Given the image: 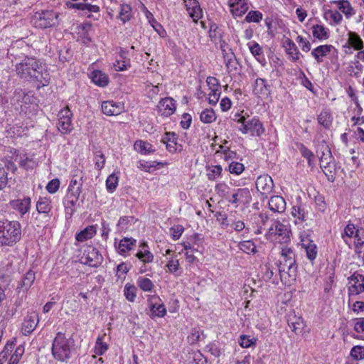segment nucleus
Listing matches in <instances>:
<instances>
[{"label": "nucleus", "instance_id": "f257e3e1", "mask_svg": "<svg viewBox=\"0 0 364 364\" xmlns=\"http://www.w3.org/2000/svg\"><path fill=\"white\" fill-rule=\"evenodd\" d=\"M23 58L15 66L16 75L21 79L37 82L41 86L48 85L50 77L46 65L34 57Z\"/></svg>", "mask_w": 364, "mask_h": 364}, {"label": "nucleus", "instance_id": "f03ea898", "mask_svg": "<svg viewBox=\"0 0 364 364\" xmlns=\"http://www.w3.org/2000/svg\"><path fill=\"white\" fill-rule=\"evenodd\" d=\"M281 256L282 259L278 265L281 280L284 283H291L296 280L297 275L298 266L295 253L292 248L284 245L281 247Z\"/></svg>", "mask_w": 364, "mask_h": 364}, {"label": "nucleus", "instance_id": "7ed1b4c3", "mask_svg": "<svg viewBox=\"0 0 364 364\" xmlns=\"http://www.w3.org/2000/svg\"><path fill=\"white\" fill-rule=\"evenodd\" d=\"M52 355L60 362L68 363L75 350V343L71 338H67L65 333L58 332L52 343Z\"/></svg>", "mask_w": 364, "mask_h": 364}, {"label": "nucleus", "instance_id": "20e7f679", "mask_svg": "<svg viewBox=\"0 0 364 364\" xmlns=\"http://www.w3.org/2000/svg\"><path fill=\"white\" fill-rule=\"evenodd\" d=\"M21 239V225L18 221H0V247H13Z\"/></svg>", "mask_w": 364, "mask_h": 364}, {"label": "nucleus", "instance_id": "39448f33", "mask_svg": "<svg viewBox=\"0 0 364 364\" xmlns=\"http://www.w3.org/2000/svg\"><path fill=\"white\" fill-rule=\"evenodd\" d=\"M31 22L39 28L55 27L60 23L59 14L53 10L37 11L32 16Z\"/></svg>", "mask_w": 364, "mask_h": 364}, {"label": "nucleus", "instance_id": "423d86ee", "mask_svg": "<svg viewBox=\"0 0 364 364\" xmlns=\"http://www.w3.org/2000/svg\"><path fill=\"white\" fill-rule=\"evenodd\" d=\"M234 120L241 124L239 130L242 134L250 133L252 136H260L264 132L265 129L257 117L247 119L245 117L241 116L240 114H235Z\"/></svg>", "mask_w": 364, "mask_h": 364}, {"label": "nucleus", "instance_id": "0eeeda50", "mask_svg": "<svg viewBox=\"0 0 364 364\" xmlns=\"http://www.w3.org/2000/svg\"><path fill=\"white\" fill-rule=\"evenodd\" d=\"M58 122L57 127L58 131L63 134H68L73 129L72 124L73 113L70 109L66 107L60 109L58 114Z\"/></svg>", "mask_w": 364, "mask_h": 364}, {"label": "nucleus", "instance_id": "6e6552de", "mask_svg": "<svg viewBox=\"0 0 364 364\" xmlns=\"http://www.w3.org/2000/svg\"><path fill=\"white\" fill-rule=\"evenodd\" d=\"M227 201L235 207H237L240 204L247 206L252 201L250 191L247 188L234 189Z\"/></svg>", "mask_w": 364, "mask_h": 364}, {"label": "nucleus", "instance_id": "1a4fd4ad", "mask_svg": "<svg viewBox=\"0 0 364 364\" xmlns=\"http://www.w3.org/2000/svg\"><path fill=\"white\" fill-rule=\"evenodd\" d=\"M16 169L15 164L11 161L0 159V191L4 189L9 181V171Z\"/></svg>", "mask_w": 364, "mask_h": 364}, {"label": "nucleus", "instance_id": "9d476101", "mask_svg": "<svg viewBox=\"0 0 364 364\" xmlns=\"http://www.w3.org/2000/svg\"><path fill=\"white\" fill-rule=\"evenodd\" d=\"M152 316L164 317L166 314V309L164 304H159L161 299L157 295H149L147 299Z\"/></svg>", "mask_w": 364, "mask_h": 364}, {"label": "nucleus", "instance_id": "9b49d317", "mask_svg": "<svg viewBox=\"0 0 364 364\" xmlns=\"http://www.w3.org/2000/svg\"><path fill=\"white\" fill-rule=\"evenodd\" d=\"M348 279L350 283H352L349 287L350 294L358 295L364 292V275L355 272L348 277Z\"/></svg>", "mask_w": 364, "mask_h": 364}, {"label": "nucleus", "instance_id": "f8f14e48", "mask_svg": "<svg viewBox=\"0 0 364 364\" xmlns=\"http://www.w3.org/2000/svg\"><path fill=\"white\" fill-rule=\"evenodd\" d=\"M178 136L174 132H166L162 138L161 142L166 144V149L170 153L181 152L182 145L178 143Z\"/></svg>", "mask_w": 364, "mask_h": 364}, {"label": "nucleus", "instance_id": "ddd939ff", "mask_svg": "<svg viewBox=\"0 0 364 364\" xmlns=\"http://www.w3.org/2000/svg\"><path fill=\"white\" fill-rule=\"evenodd\" d=\"M39 322L38 316L33 312L26 315L22 323L21 331L24 336L31 334L36 328Z\"/></svg>", "mask_w": 364, "mask_h": 364}, {"label": "nucleus", "instance_id": "4468645a", "mask_svg": "<svg viewBox=\"0 0 364 364\" xmlns=\"http://www.w3.org/2000/svg\"><path fill=\"white\" fill-rule=\"evenodd\" d=\"M84 256L85 263L90 267H98L102 260V257L99 251L93 247H89L85 251Z\"/></svg>", "mask_w": 364, "mask_h": 364}, {"label": "nucleus", "instance_id": "2eb2a0df", "mask_svg": "<svg viewBox=\"0 0 364 364\" xmlns=\"http://www.w3.org/2000/svg\"><path fill=\"white\" fill-rule=\"evenodd\" d=\"M273 187V180L268 175L260 176L256 181V188L262 195L271 193Z\"/></svg>", "mask_w": 364, "mask_h": 364}, {"label": "nucleus", "instance_id": "dca6fc26", "mask_svg": "<svg viewBox=\"0 0 364 364\" xmlns=\"http://www.w3.org/2000/svg\"><path fill=\"white\" fill-rule=\"evenodd\" d=\"M158 107L162 115L169 117L176 111V101L171 97H165L159 101Z\"/></svg>", "mask_w": 364, "mask_h": 364}, {"label": "nucleus", "instance_id": "f3484780", "mask_svg": "<svg viewBox=\"0 0 364 364\" xmlns=\"http://www.w3.org/2000/svg\"><path fill=\"white\" fill-rule=\"evenodd\" d=\"M31 198L29 197H24L22 199L12 200L10 202V206L15 210H17L21 216L27 213L31 208Z\"/></svg>", "mask_w": 364, "mask_h": 364}, {"label": "nucleus", "instance_id": "a211bd4d", "mask_svg": "<svg viewBox=\"0 0 364 364\" xmlns=\"http://www.w3.org/2000/svg\"><path fill=\"white\" fill-rule=\"evenodd\" d=\"M82 178L83 174L82 171H77V173L73 175L68 186V194L80 196L82 193Z\"/></svg>", "mask_w": 364, "mask_h": 364}, {"label": "nucleus", "instance_id": "6ab92c4d", "mask_svg": "<svg viewBox=\"0 0 364 364\" xmlns=\"http://www.w3.org/2000/svg\"><path fill=\"white\" fill-rule=\"evenodd\" d=\"M123 109V106L119 102L113 101L103 102L102 104V112L108 116L118 115Z\"/></svg>", "mask_w": 364, "mask_h": 364}, {"label": "nucleus", "instance_id": "aec40b11", "mask_svg": "<svg viewBox=\"0 0 364 364\" xmlns=\"http://www.w3.org/2000/svg\"><path fill=\"white\" fill-rule=\"evenodd\" d=\"M269 209L274 212L282 213L286 210V201L280 196H273L268 202Z\"/></svg>", "mask_w": 364, "mask_h": 364}, {"label": "nucleus", "instance_id": "412c9836", "mask_svg": "<svg viewBox=\"0 0 364 364\" xmlns=\"http://www.w3.org/2000/svg\"><path fill=\"white\" fill-rule=\"evenodd\" d=\"M348 46L345 45V48H348L349 50L350 48H353L356 50H360L364 47V43L360 36L355 32L349 31L348 33Z\"/></svg>", "mask_w": 364, "mask_h": 364}, {"label": "nucleus", "instance_id": "4be33fe9", "mask_svg": "<svg viewBox=\"0 0 364 364\" xmlns=\"http://www.w3.org/2000/svg\"><path fill=\"white\" fill-rule=\"evenodd\" d=\"M186 6L189 16L193 18V21L196 22L198 19L202 17V10L199 5V3L196 0H188V4L186 1Z\"/></svg>", "mask_w": 364, "mask_h": 364}, {"label": "nucleus", "instance_id": "5701e85b", "mask_svg": "<svg viewBox=\"0 0 364 364\" xmlns=\"http://www.w3.org/2000/svg\"><path fill=\"white\" fill-rule=\"evenodd\" d=\"M274 230H277L279 242L287 244L290 241V231L286 225L279 221H274Z\"/></svg>", "mask_w": 364, "mask_h": 364}, {"label": "nucleus", "instance_id": "b1692460", "mask_svg": "<svg viewBox=\"0 0 364 364\" xmlns=\"http://www.w3.org/2000/svg\"><path fill=\"white\" fill-rule=\"evenodd\" d=\"M79 196L67 194L65 200L63 201L66 216H69L70 218L75 212V205L78 201Z\"/></svg>", "mask_w": 364, "mask_h": 364}, {"label": "nucleus", "instance_id": "393cba45", "mask_svg": "<svg viewBox=\"0 0 364 364\" xmlns=\"http://www.w3.org/2000/svg\"><path fill=\"white\" fill-rule=\"evenodd\" d=\"M302 247L306 250L307 258L313 261L317 256V246L316 245L309 237H306L301 240Z\"/></svg>", "mask_w": 364, "mask_h": 364}, {"label": "nucleus", "instance_id": "a878e982", "mask_svg": "<svg viewBox=\"0 0 364 364\" xmlns=\"http://www.w3.org/2000/svg\"><path fill=\"white\" fill-rule=\"evenodd\" d=\"M90 78L92 82L99 87H106L108 85L109 80L107 74L101 70H95L91 73Z\"/></svg>", "mask_w": 364, "mask_h": 364}, {"label": "nucleus", "instance_id": "bb28decb", "mask_svg": "<svg viewBox=\"0 0 364 364\" xmlns=\"http://www.w3.org/2000/svg\"><path fill=\"white\" fill-rule=\"evenodd\" d=\"M136 240L132 237H125L122 238L117 247L118 252L121 255H124L125 253L129 252L136 246Z\"/></svg>", "mask_w": 364, "mask_h": 364}, {"label": "nucleus", "instance_id": "cd10ccee", "mask_svg": "<svg viewBox=\"0 0 364 364\" xmlns=\"http://www.w3.org/2000/svg\"><path fill=\"white\" fill-rule=\"evenodd\" d=\"M333 48L331 45H321L318 46L311 51L312 56L315 58L317 63L323 61L322 58L326 56Z\"/></svg>", "mask_w": 364, "mask_h": 364}, {"label": "nucleus", "instance_id": "c85d7f7f", "mask_svg": "<svg viewBox=\"0 0 364 364\" xmlns=\"http://www.w3.org/2000/svg\"><path fill=\"white\" fill-rule=\"evenodd\" d=\"M96 234V227L95 225H90L77 233L75 239L78 242H85L89 239H91Z\"/></svg>", "mask_w": 364, "mask_h": 364}, {"label": "nucleus", "instance_id": "c756f323", "mask_svg": "<svg viewBox=\"0 0 364 364\" xmlns=\"http://www.w3.org/2000/svg\"><path fill=\"white\" fill-rule=\"evenodd\" d=\"M36 279V273L32 269H29L23 277L17 289H23L27 291L33 284Z\"/></svg>", "mask_w": 364, "mask_h": 364}, {"label": "nucleus", "instance_id": "7c9ffc66", "mask_svg": "<svg viewBox=\"0 0 364 364\" xmlns=\"http://www.w3.org/2000/svg\"><path fill=\"white\" fill-rule=\"evenodd\" d=\"M318 122L325 129H328L333 122V117L328 109H323L317 117Z\"/></svg>", "mask_w": 364, "mask_h": 364}, {"label": "nucleus", "instance_id": "2f4dec72", "mask_svg": "<svg viewBox=\"0 0 364 364\" xmlns=\"http://www.w3.org/2000/svg\"><path fill=\"white\" fill-rule=\"evenodd\" d=\"M134 149L141 154H149L154 153L155 149H153V146L147 142L142 140H137L134 144Z\"/></svg>", "mask_w": 364, "mask_h": 364}, {"label": "nucleus", "instance_id": "473e14b6", "mask_svg": "<svg viewBox=\"0 0 364 364\" xmlns=\"http://www.w3.org/2000/svg\"><path fill=\"white\" fill-rule=\"evenodd\" d=\"M223 58L228 73L237 70L238 63L233 52L230 51L229 53H224Z\"/></svg>", "mask_w": 364, "mask_h": 364}, {"label": "nucleus", "instance_id": "72a5a7b5", "mask_svg": "<svg viewBox=\"0 0 364 364\" xmlns=\"http://www.w3.org/2000/svg\"><path fill=\"white\" fill-rule=\"evenodd\" d=\"M285 49L287 53L291 57L294 62L297 61L300 58V53L296 44L290 39L285 41Z\"/></svg>", "mask_w": 364, "mask_h": 364}, {"label": "nucleus", "instance_id": "f704fd0d", "mask_svg": "<svg viewBox=\"0 0 364 364\" xmlns=\"http://www.w3.org/2000/svg\"><path fill=\"white\" fill-rule=\"evenodd\" d=\"M312 33L315 38L326 40L329 38L328 30L322 25L316 24L312 26Z\"/></svg>", "mask_w": 364, "mask_h": 364}, {"label": "nucleus", "instance_id": "c9c22d12", "mask_svg": "<svg viewBox=\"0 0 364 364\" xmlns=\"http://www.w3.org/2000/svg\"><path fill=\"white\" fill-rule=\"evenodd\" d=\"M288 325L291 328V331L295 333H299L301 332V330L304 328V321L301 317L296 318V316H289L288 318Z\"/></svg>", "mask_w": 364, "mask_h": 364}, {"label": "nucleus", "instance_id": "e433bc0d", "mask_svg": "<svg viewBox=\"0 0 364 364\" xmlns=\"http://www.w3.org/2000/svg\"><path fill=\"white\" fill-rule=\"evenodd\" d=\"M209 37L212 42L216 43L217 41H220L223 36V31L215 23H211L209 27Z\"/></svg>", "mask_w": 364, "mask_h": 364}, {"label": "nucleus", "instance_id": "4c0bfd02", "mask_svg": "<svg viewBox=\"0 0 364 364\" xmlns=\"http://www.w3.org/2000/svg\"><path fill=\"white\" fill-rule=\"evenodd\" d=\"M50 201L47 198H40L36 203V209L39 213L48 214L51 210Z\"/></svg>", "mask_w": 364, "mask_h": 364}, {"label": "nucleus", "instance_id": "58836bf2", "mask_svg": "<svg viewBox=\"0 0 364 364\" xmlns=\"http://www.w3.org/2000/svg\"><path fill=\"white\" fill-rule=\"evenodd\" d=\"M324 18L327 21H330V24H339L342 21V15L338 11L327 10L324 13Z\"/></svg>", "mask_w": 364, "mask_h": 364}, {"label": "nucleus", "instance_id": "ea45409f", "mask_svg": "<svg viewBox=\"0 0 364 364\" xmlns=\"http://www.w3.org/2000/svg\"><path fill=\"white\" fill-rule=\"evenodd\" d=\"M200 119L202 122L210 124L215 121L216 114L212 108L205 109L200 115Z\"/></svg>", "mask_w": 364, "mask_h": 364}, {"label": "nucleus", "instance_id": "a19ab883", "mask_svg": "<svg viewBox=\"0 0 364 364\" xmlns=\"http://www.w3.org/2000/svg\"><path fill=\"white\" fill-rule=\"evenodd\" d=\"M132 17V8L129 4H122L120 6V11L119 18L125 23L129 21Z\"/></svg>", "mask_w": 364, "mask_h": 364}, {"label": "nucleus", "instance_id": "79ce46f5", "mask_svg": "<svg viewBox=\"0 0 364 364\" xmlns=\"http://www.w3.org/2000/svg\"><path fill=\"white\" fill-rule=\"evenodd\" d=\"M338 6V9L346 14V16L349 17L354 14L353 9L350 6V3L347 0H338L334 1Z\"/></svg>", "mask_w": 364, "mask_h": 364}, {"label": "nucleus", "instance_id": "37998d69", "mask_svg": "<svg viewBox=\"0 0 364 364\" xmlns=\"http://www.w3.org/2000/svg\"><path fill=\"white\" fill-rule=\"evenodd\" d=\"M136 283L138 287L144 291H151L154 287L153 282L146 277H139Z\"/></svg>", "mask_w": 364, "mask_h": 364}, {"label": "nucleus", "instance_id": "c03bdc74", "mask_svg": "<svg viewBox=\"0 0 364 364\" xmlns=\"http://www.w3.org/2000/svg\"><path fill=\"white\" fill-rule=\"evenodd\" d=\"M136 290V287L134 284L129 283L125 284L124 294L129 301L134 302L135 301Z\"/></svg>", "mask_w": 364, "mask_h": 364}, {"label": "nucleus", "instance_id": "a18cd8bd", "mask_svg": "<svg viewBox=\"0 0 364 364\" xmlns=\"http://www.w3.org/2000/svg\"><path fill=\"white\" fill-rule=\"evenodd\" d=\"M249 6L247 3H242L241 5L235 6L234 8L230 9V11L234 18L240 17L243 16L248 10Z\"/></svg>", "mask_w": 364, "mask_h": 364}, {"label": "nucleus", "instance_id": "49530a36", "mask_svg": "<svg viewBox=\"0 0 364 364\" xmlns=\"http://www.w3.org/2000/svg\"><path fill=\"white\" fill-rule=\"evenodd\" d=\"M239 248L247 254L255 253L256 246L251 240L242 241L239 243Z\"/></svg>", "mask_w": 364, "mask_h": 364}, {"label": "nucleus", "instance_id": "de8ad7c7", "mask_svg": "<svg viewBox=\"0 0 364 364\" xmlns=\"http://www.w3.org/2000/svg\"><path fill=\"white\" fill-rule=\"evenodd\" d=\"M190 358L191 360L188 364H208L207 358L200 351L193 352Z\"/></svg>", "mask_w": 364, "mask_h": 364}, {"label": "nucleus", "instance_id": "09e8293b", "mask_svg": "<svg viewBox=\"0 0 364 364\" xmlns=\"http://www.w3.org/2000/svg\"><path fill=\"white\" fill-rule=\"evenodd\" d=\"M118 182L119 178L114 173L109 175L106 180V188L108 192L113 193L118 185Z\"/></svg>", "mask_w": 364, "mask_h": 364}, {"label": "nucleus", "instance_id": "8fccbe9b", "mask_svg": "<svg viewBox=\"0 0 364 364\" xmlns=\"http://www.w3.org/2000/svg\"><path fill=\"white\" fill-rule=\"evenodd\" d=\"M263 14L259 11H250L245 16V21L247 23H259L262 21Z\"/></svg>", "mask_w": 364, "mask_h": 364}, {"label": "nucleus", "instance_id": "3c124183", "mask_svg": "<svg viewBox=\"0 0 364 364\" xmlns=\"http://www.w3.org/2000/svg\"><path fill=\"white\" fill-rule=\"evenodd\" d=\"M350 355L355 360L364 359V346H353L350 352Z\"/></svg>", "mask_w": 364, "mask_h": 364}, {"label": "nucleus", "instance_id": "603ef678", "mask_svg": "<svg viewBox=\"0 0 364 364\" xmlns=\"http://www.w3.org/2000/svg\"><path fill=\"white\" fill-rule=\"evenodd\" d=\"M230 187L225 184V183H220L215 186V191L222 198H224L226 200H228L229 196V190Z\"/></svg>", "mask_w": 364, "mask_h": 364}, {"label": "nucleus", "instance_id": "864d4df0", "mask_svg": "<svg viewBox=\"0 0 364 364\" xmlns=\"http://www.w3.org/2000/svg\"><path fill=\"white\" fill-rule=\"evenodd\" d=\"M291 215L301 221L305 220L306 212L301 205H295L292 207Z\"/></svg>", "mask_w": 364, "mask_h": 364}, {"label": "nucleus", "instance_id": "5fc2aeb1", "mask_svg": "<svg viewBox=\"0 0 364 364\" xmlns=\"http://www.w3.org/2000/svg\"><path fill=\"white\" fill-rule=\"evenodd\" d=\"M267 87H268V85L264 79H262V78L256 79L255 82V88H254L255 92H256L257 94L265 93L266 91L268 90Z\"/></svg>", "mask_w": 364, "mask_h": 364}, {"label": "nucleus", "instance_id": "6e6d98bb", "mask_svg": "<svg viewBox=\"0 0 364 364\" xmlns=\"http://www.w3.org/2000/svg\"><path fill=\"white\" fill-rule=\"evenodd\" d=\"M321 154L318 156L319 161H333V157L331 154L330 148L326 144H322L320 146Z\"/></svg>", "mask_w": 364, "mask_h": 364}, {"label": "nucleus", "instance_id": "4d7b16f0", "mask_svg": "<svg viewBox=\"0 0 364 364\" xmlns=\"http://www.w3.org/2000/svg\"><path fill=\"white\" fill-rule=\"evenodd\" d=\"M108 349V346L102 341V337L97 338L95 347V353L98 355H103Z\"/></svg>", "mask_w": 364, "mask_h": 364}, {"label": "nucleus", "instance_id": "13d9d810", "mask_svg": "<svg viewBox=\"0 0 364 364\" xmlns=\"http://www.w3.org/2000/svg\"><path fill=\"white\" fill-rule=\"evenodd\" d=\"M247 46L249 47V49L251 52V53L257 59L259 60V57L262 55V48L259 46V44L255 41H252L247 43Z\"/></svg>", "mask_w": 364, "mask_h": 364}, {"label": "nucleus", "instance_id": "bf43d9fd", "mask_svg": "<svg viewBox=\"0 0 364 364\" xmlns=\"http://www.w3.org/2000/svg\"><path fill=\"white\" fill-rule=\"evenodd\" d=\"M24 353V348L22 346H18L14 354L11 356L10 361L9 364H18L20 358Z\"/></svg>", "mask_w": 364, "mask_h": 364}, {"label": "nucleus", "instance_id": "052dcab7", "mask_svg": "<svg viewBox=\"0 0 364 364\" xmlns=\"http://www.w3.org/2000/svg\"><path fill=\"white\" fill-rule=\"evenodd\" d=\"M222 167L220 165L214 166L208 170V178L209 180L213 181L218 178L222 172Z\"/></svg>", "mask_w": 364, "mask_h": 364}, {"label": "nucleus", "instance_id": "680f3d73", "mask_svg": "<svg viewBox=\"0 0 364 364\" xmlns=\"http://www.w3.org/2000/svg\"><path fill=\"white\" fill-rule=\"evenodd\" d=\"M161 163L156 161H140L138 167L146 172H150L152 168H156L158 165H161Z\"/></svg>", "mask_w": 364, "mask_h": 364}, {"label": "nucleus", "instance_id": "e2e57ef3", "mask_svg": "<svg viewBox=\"0 0 364 364\" xmlns=\"http://www.w3.org/2000/svg\"><path fill=\"white\" fill-rule=\"evenodd\" d=\"M336 170V166L333 163L325 166L324 168L322 169L328 180L331 182L334 181Z\"/></svg>", "mask_w": 364, "mask_h": 364}, {"label": "nucleus", "instance_id": "0e129e2a", "mask_svg": "<svg viewBox=\"0 0 364 364\" xmlns=\"http://www.w3.org/2000/svg\"><path fill=\"white\" fill-rule=\"evenodd\" d=\"M358 230H359L356 229L353 224H348L346 226L343 232L341 234V237L344 240L346 237L350 238L353 237L355 234H356Z\"/></svg>", "mask_w": 364, "mask_h": 364}, {"label": "nucleus", "instance_id": "69168bd1", "mask_svg": "<svg viewBox=\"0 0 364 364\" xmlns=\"http://www.w3.org/2000/svg\"><path fill=\"white\" fill-rule=\"evenodd\" d=\"M363 70V65L360 63L359 60H357L355 62H353V65L349 68L348 71L350 72V75H353L355 77L360 76V73Z\"/></svg>", "mask_w": 364, "mask_h": 364}, {"label": "nucleus", "instance_id": "338daca9", "mask_svg": "<svg viewBox=\"0 0 364 364\" xmlns=\"http://www.w3.org/2000/svg\"><path fill=\"white\" fill-rule=\"evenodd\" d=\"M255 342L256 339L254 338H251L249 336L242 335L240 337L239 343L242 348H249L252 345H255Z\"/></svg>", "mask_w": 364, "mask_h": 364}, {"label": "nucleus", "instance_id": "774afa93", "mask_svg": "<svg viewBox=\"0 0 364 364\" xmlns=\"http://www.w3.org/2000/svg\"><path fill=\"white\" fill-rule=\"evenodd\" d=\"M244 165L239 162H232L230 164L228 170L231 173L239 175L244 171Z\"/></svg>", "mask_w": 364, "mask_h": 364}]
</instances>
